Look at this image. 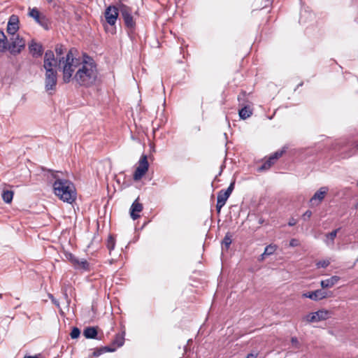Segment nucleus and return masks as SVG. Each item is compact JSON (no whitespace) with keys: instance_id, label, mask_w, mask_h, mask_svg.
<instances>
[{"instance_id":"f257e3e1","label":"nucleus","mask_w":358,"mask_h":358,"mask_svg":"<svg viewBox=\"0 0 358 358\" xmlns=\"http://www.w3.org/2000/svg\"><path fill=\"white\" fill-rule=\"evenodd\" d=\"M62 65V79L64 83L75 81L78 85L90 87L96 83L98 71L94 59L88 56L80 63L76 58L73 50H69L65 57L59 59Z\"/></svg>"},{"instance_id":"f03ea898","label":"nucleus","mask_w":358,"mask_h":358,"mask_svg":"<svg viewBox=\"0 0 358 358\" xmlns=\"http://www.w3.org/2000/svg\"><path fill=\"white\" fill-rule=\"evenodd\" d=\"M43 171L48 172L47 177L56 179L53 183V189L55 195L61 200L69 203L73 202L76 198V189L73 184L67 180L59 179L57 172L50 169L42 168Z\"/></svg>"},{"instance_id":"7ed1b4c3","label":"nucleus","mask_w":358,"mask_h":358,"mask_svg":"<svg viewBox=\"0 0 358 358\" xmlns=\"http://www.w3.org/2000/svg\"><path fill=\"white\" fill-rule=\"evenodd\" d=\"M120 12L125 27L130 30L134 29L136 27V20L133 16L132 8L125 4H121L120 6Z\"/></svg>"},{"instance_id":"20e7f679","label":"nucleus","mask_w":358,"mask_h":358,"mask_svg":"<svg viewBox=\"0 0 358 358\" xmlns=\"http://www.w3.org/2000/svg\"><path fill=\"white\" fill-rule=\"evenodd\" d=\"M10 43L7 41L6 48L12 55H17L25 47V41L18 34L12 36L10 38Z\"/></svg>"},{"instance_id":"39448f33","label":"nucleus","mask_w":358,"mask_h":358,"mask_svg":"<svg viewBox=\"0 0 358 358\" xmlns=\"http://www.w3.org/2000/svg\"><path fill=\"white\" fill-rule=\"evenodd\" d=\"M149 168V164L148 161L147 155H143L138 163L133 178L135 181L140 180L143 176L146 173Z\"/></svg>"},{"instance_id":"423d86ee","label":"nucleus","mask_w":358,"mask_h":358,"mask_svg":"<svg viewBox=\"0 0 358 358\" xmlns=\"http://www.w3.org/2000/svg\"><path fill=\"white\" fill-rule=\"evenodd\" d=\"M45 89L50 94L55 92L57 84V71H48L45 73Z\"/></svg>"},{"instance_id":"0eeeda50","label":"nucleus","mask_w":358,"mask_h":358,"mask_svg":"<svg viewBox=\"0 0 358 358\" xmlns=\"http://www.w3.org/2000/svg\"><path fill=\"white\" fill-rule=\"evenodd\" d=\"M329 315V311L322 309L308 314L306 315V319L308 322H317L328 319Z\"/></svg>"},{"instance_id":"6e6552de","label":"nucleus","mask_w":358,"mask_h":358,"mask_svg":"<svg viewBox=\"0 0 358 358\" xmlns=\"http://www.w3.org/2000/svg\"><path fill=\"white\" fill-rule=\"evenodd\" d=\"M119 10L115 6H109L105 10L104 15L107 23L111 26L115 24Z\"/></svg>"},{"instance_id":"1a4fd4ad","label":"nucleus","mask_w":358,"mask_h":358,"mask_svg":"<svg viewBox=\"0 0 358 358\" xmlns=\"http://www.w3.org/2000/svg\"><path fill=\"white\" fill-rule=\"evenodd\" d=\"M29 16L33 17L41 27L48 29V20L45 15H41L36 8H34L30 10Z\"/></svg>"},{"instance_id":"9d476101","label":"nucleus","mask_w":358,"mask_h":358,"mask_svg":"<svg viewBox=\"0 0 358 358\" xmlns=\"http://www.w3.org/2000/svg\"><path fill=\"white\" fill-rule=\"evenodd\" d=\"M19 29V17L16 15L10 16L8 24L7 32L11 36H14Z\"/></svg>"},{"instance_id":"9b49d317","label":"nucleus","mask_w":358,"mask_h":358,"mask_svg":"<svg viewBox=\"0 0 358 358\" xmlns=\"http://www.w3.org/2000/svg\"><path fill=\"white\" fill-rule=\"evenodd\" d=\"M329 191L327 187H322L312 196L310 201L313 205H319L325 197Z\"/></svg>"},{"instance_id":"f8f14e48","label":"nucleus","mask_w":358,"mask_h":358,"mask_svg":"<svg viewBox=\"0 0 358 358\" xmlns=\"http://www.w3.org/2000/svg\"><path fill=\"white\" fill-rule=\"evenodd\" d=\"M329 295L326 291L322 289H317L313 292L303 293L302 297L308 298L313 301H319L327 298Z\"/></svg>"},{"instance_id":"ddd939ff","label":"nucleus","mask_w":358,"mask_h":358,"mask_svg":"<svg viewBox=\"0 0 358 358\" xmlns=\"http://www.w3.org/2000/svg\"><path fill=\"white\" fill-rule=\"evenodd\" d=\"M143 205L138 201V199H136L131 204L130 208L131 217L135 220L140 217L139 213L143 210Z\"/></svg>"},{"instance_id":"4468645a","label":"nucleus","mask_w":358,"mask_h":358,"mask_svg":"<svg viewBox=\"0 0 358 358\" xmlns=\"http://www.w3.org/2000/svg\"><path fill=\"white\" fill-rule=\"evenodd\" d=\"M228 198L229 196L224 194V189L217 193L216 210L218 214L220 213L221 209L225 205Z\"/></svg>"},{"instance_id":"2eb2a0df","label":"nucleus","mask_w":358,"mask_h":358,"mask_svg":"<svg viewBox=\"0 0 358 358\" xmlns=\"http://www.w3.org/2000/svg\"><path fill=\"white\" fill-rule=\"evenodd\" d=\"M29 50L34 57H40L43 54V46L42 45L32 41L29 46Z\"/></svg>"},{"instance_id":"dca6fc26","label":"nucleus","mask_w":358,"mask_h":358,"mask_svg":"<svg viewBox=\"0 0 358 358\" xmlns=\"http://www.w3.org/2000/svg\"><path fill=\"white\" fill-rule=\"evenodd\" d=\"M340 280V277L337 275H334L331 277L330 278L322 280L320 282L321 287L323 289L325 288H329L333 287L334 285H336Z\"/></svg>"},{"instance_id":"f3484780","label":"nucleus","mask_w":358,"mask_h":358,"mask_svg":"<svg viewBox=\"0 0 358 358\" xmlns=\"http://www.w3.org/2000/svg\"><path fill=\"white\" fill-rule=\"evenodd\" d=\"M75 269L80 270L82 271H90V264L86 259H77V262H75L73 264Z\"/></svg>"},{"instance_id":"a211bd4d","label":"nucleus","mask_w":358,"mask_h":358,"mask_svg":"<svg viewBox=\"0 0 358 358\" xmlns=\"http://www.w3.org/2000/svg\"><path fill=\"white\" fill-rule=\"evenodd\" d=\"M341 228H338L330 233L325 234V238L324 240V243L327 245H334V239L336 237L338 232L340 231Z\"/></svg>"},{"instance_id":"6ab92c4d","label":"nucleus","mask_w":358,"mask_h":358,"mask_svg":"<svg viewBox=\"0 0 358 358\" xmlns=\"http://www.w3.org/2000/svg\"><path fill=\"white\" fill-rule=\"evenodd\" d=\"M97 328L94 327H86L83 331V335L86 338H96Z\"/></svg>"},{"instance_id":"aec40b11","label":"nucleus","mask_w":358,"mask_h":358,"mask_svg":"<svg viewBox=\"0 0 358 358\" xmlns=\"http://www.w3.org/2000/svg\"><path fill=\"white\" fill-rule=\"evenodd\" d=\"M7 38L3 31L0 30V52H3L7 50L6 43Z\"/></svg>"},{"instance_id":"412c9836","label":"nucleus","mask_w":358,"mask_h":358,"mask_svg":"<svg viewBox=\"0 0 358 358\" xmlns=\"http://www.w3.org/2000/svg\"><path fill=\"white\" fill-rule=\"evenodd\" d=\"M252 115V111L247 106L243 107L239 110V116L241 119L245 120Z\"/></svg>"},{"instance_id":"4be33fe9","label":"nucleus","mask_w":358,"mask_h":358,"mask_svg":"<svg viewBox=\"0 0 358 358\" xmlns=\"http://www.w3.org/2000/svg\"><path fill=\"white\" fill-rule=\"evenodd\" d=\"M275 162L273 161L270 157L258 168L259 171H264L269 169L272 165H273Z\"/></svg>"},{"instance_id":"5701e85b","label":"nucleus","mask_w":358,"mask_h":358,"mask_svg":"<svg viewBox=\"0 0 358 358\" xmlns=\"http://www.w3.org/2000/svg\"><path fill=\"white\" fill-rule=\"evenodd\" d=\"M13 198V192L10 190H5L2 193V199L3 200L7 203H9L12 201Z\"/></svg>"},{"instance_id":"b1692460","label":"nucleus","mask_w":358,"mask_h":358,"mask_svg":"<svg viewBox=\"0 0 358 358\" xmlns=\"http://www.w3.org/2000/svg\"><path fill=\"white\" fill-rule=\"evenodd\" d=\"M45 62H54L57 63V60L55 57V55L53 51L52 50H47L44 55V60Z\"/></svg>"},{"instance_id":"393cba45","label":"nucleus","mask_w":358,"mask_h":358,"mask_svg":"<svg viewBox=\"0 0 358 358\" xmlns=\"http://www.w3.org/2000/svg\"><path fill=\"white\" fill-rule=\"evenodd\" d=\"M57 63L49 62L43 61V68L45 70V72L48 71H57L55 68L57 67Z\"/></svg>"},{"instance_id":"a878e982","label":"nucleus","mask_w":358,"mask_h":358,"mask_svg":"<svg viewBox=\"0 0 358 358\" xmlns=\"http://www.w3.org/2000/svg\"><path fill=\"white\" fill-rule=\"evenodd\" d=\"M285 152V149L283 148L282 150H278L276 152H275L274 153H273L272 155H271V156L269 157L273 161H274L275 162H276V160L278 159H279L280 157L282 156V155Z\"/></svg>"},{"instance_id":"bb28decb","label":"nucleus","mask_w":358,"mask_h":358,"mask_svg":"<svg viewBox=\"0 0 358 358\" xmlns=\"http://www.w3.org/2000/svg\"><path fill=\"white\" fill-rule=\"evenodd\" d=\"M115 245V241L112 236H109L106 243V247L108 250L110 252L113 250Z\"/></svg>"},{"instance_id":"cd10ccee","label":"nucleus","mask_w":358,"mask_h":358,"mask_svg":"<svg viewBox=\"0 0 358 358\" xmlns=\"http://www.w3.org/2000/svg\"><path fill=\"white\" fill-rule=\"evenodd\" d=\"M275 250H276V246L275 245H267L265 248V250H264V253L262 254V256L271 255L274 253Z\"/></svg>"},{"instance_id":"c85d7f7f","label":"nucleus","mask_w":358,"mask_h":358,"mask_svg":"<svg viewBox=\"0 0 358 358\" xmlns=\"http://www.w3.org/2000/svg\"><path fill=\"white\" fill-rule=\"evenodd\" d=\"M80 334V329L77 327H73L71 330L70 336H71V338L75 339V338H78L79 337Z\"/></svg>"},{"instance_id":"c756f323","label":"nucleus","mask_w":358,"mask_h":358,"mask_svg":"<svg viewBox=\"0 0 358 358\" xmlns=\"http://www.w3.org/2000/svg\"><path fill=\"white\" fill-rule=\"evenodd\" d=\"M330 264V262L329 260H322L319 261L316 263V266L317 268H327Z\"/></svg>"},{"instance_id":"7c9ffc66","label":"nucleus","mask_w":358,"mask_h":358,"mask_svg":"<svg viewBox=\"0 0 358 358\" xmlns=\"http://www.w3.org/2000/svg\"><path fill=\"white\" fill-rule=\"evenodd\" d=\"M231 243V238L227 234L224 236L222 244L225 246L227 249H228Z\"/></svg>"},{"instance_id":"2f4dec72","label":"nucleus","mask_w":358,"mask_h":358,"mask_svg":"<svg viewBox=\"0 0 358 358\" xmlns=\"http://www.w3.org/2000/svg\"><path fill=\"white\" fill-rule=\"evenodd\" d=\"M234 184L235 182H232L228 188L226 190H224V194L227 195V196H230L231 194L232 193L234 188Z\"/></svg>"},{"instance_id":"473e14b6","label":"nucleus","mask_w":358,"mask_h":358,"mask_svg":"<svg viewBox=\"0 0 358 358\" xmlns=\"http://www.w3.org/2000/svg\"><path fill=\"white\" fill-rule=\"evenodd\" d=\"M234 184L235 182H232L228 188L226 190H224V194L227 195V196H230L231 194L232 193L234 188Z\"/></svg>"},{"instance_id":"72a5a7b5","label":"nucleus","mask_w":358,"mask_h":358,"mask_svg":"<svg viewBox=\"0 0 358 358\" xmlns=\"http://www.w3.org/2000/svg\"><path fill=\"white\" fill-rule=\"evenodd\" d=\"M234 184L235 182H232L228 188L226 190H224V194L227 195V196H230L231 194L232 193L234 188Z\"/></svg>"},{"instance_id":"f704fd0d","label":"nucleus","mask_w":358,"mask_h":358,"mask_svg":"<svg viewBox=\"0 0 358 358\" xmlns=\"http://www.w3.org/2000/svg\"><path fill=\"white\" fill-rule=\"evenodd\" d=\"M113 343L117 344L118 347L122 346L124 344V338L120 335H117Z\"/></svg>"},{"instance_id":"c9c22d12","label":"nucleus","mask_w":358,"mask_h":358,"mask_svg":"<svg viewBox=\"0 0 358 358\" xmlns=\"http://www.w3.org/2000/svg\"><path fill=\"white\" fill-rule=\"evenodd\" d=\"M55 52L57 56H60L64 53V46L61 44H57L55 47Z\"/></svg>"},{"instance_id":"e433bc0d","label":"nucleus","mask_w":358,"mask_h":358,"mask_svg":"<svg viewBox=\"0 0 358 358\" xmlns=\"http://www.w3.org/2000/svg\"><path fill=\"white\" fill-rule=\"evenodd\" d=\"M66 257L73 264V265L75 264V262H77L78 258L76 257L73 254L68 253L66 255Z\"/></svg>"},{"instance_id":"4c0bfd02","label":"nucleus","mask_w":358,"mask_h":358,"mask_svg":"<svg viewBox=\"0 0 358 358\" xmlns=\"http://www.w3.org/2000/svg\"><path fill=\"white\" fill-rule=\"evenodd\" d=\"M103 353V350H101V348L96 349L93 353L92 354L91 357H97L100 356L101 354Z\"/></svg>"},{"instance_id":"58836bf2","label":"nucleus","mask_w":358,"mask_h":358,"mask_svg":"<svg viewBox=\"0 0 358 358\" xmlns=\"http://www.w3.org/2000/svg\"><path fill=\"white\" fill-rule=\"evenodd\" d=\"M299 245V242L297 239L292 238L289 241V246L290 247H296Z\"/></svg>"},{"instance_id":"ea45409f","label":"nucleus","mask_w":358,"mask_h":358,"mask_svg":"<svg viewBox=\"0 0 358 358\" xmlns=\"http://www.w3.org/2000/svg\"><path fill=\"white\" fill-rule=\"evenodd\" d=\"M312 215V212L310 210H306L303 215V218L304 220H306V219H309Z\"/></svg>"},{"instance_id":"a19ab883","label":"nucleus","mask_w":358,"mask_h":358,"mask_svg":"<svg viewBox=\"0 0 358 358\" xmlns=\"http://www.w3.org/2000/svg\"><path fill=\"white\" fill-rule=\"evenodd\" d=\"M49 298L51 299L52 302L57 306V307H59V301L54 298L52 294H49Z\"/></svg>"},{"instance_id":"79ce46f5","label":"nucleus","mask_w":358,"mask_h":358,"mask_svg":"<svg viewBox=\"0 0 358 358\" xmlns=\"http://www.w3.org/2000/svg\"><path fill=\"white\" fill-rule=\"evenodd\" d=\"M291 342L293 345H294L296 348H299V341L296 337H292L291 339Z\"/></svg>"},{"instance_id":"37998d69","label":"nucleus","mask_w":358,"mask_h":358,"mask_svg":"<svg viewBox=\"0 0 358 358\" xmlns=\"http://www.w3.org/2000/svg\"><path fill=\"white\" fill-rule=\"evenodd\" d=\"M101 350H103V352H113L114 350V349H112L109 347H103V348H101Z\"/></svg>"},{"instance_id":"c03bdc74","label":"nucleus","mask_w":358,"mask_h":358,"mask_svg":"<svg viewBox=\"0 0 358 358\" xmlns=\"http://www.w3.org/2000/svg\"><path fill=\"white\" fill-rule=\"evenodd\" d=\"M257 354L250 353L247 355V357L245 358H257Z\"/></svg>"},{"instance_id":"a18cd8bd","label":"nucleus","mask_w":358,"mask_h":358,"mask_svg":"<svg viewBox=\"0 0 358 358\" xmlns=\"http://www.w3.org/2000/svg\"><path fill=\"white\" fill-rule=\"evenodd\" d=\"M296 224V222L293 220L289 222V226H294Z\"/></svg>"},{"instance_id":"49530a36","label":"nucleus","mask_w":358,"mask_h":358,"mask_svg":"<svg viewBox=\"0 0 358 358\" xmlns=\"http://www.w3.org/2000/svg\"><path fill=\"white\" fill-rule=\"evenodd\" d=\"M48 3H51L52 0H46Z\"/></svg>"},{"instance_id":"de8ad7c7","label":"nucleus","mask_w":358,"mask_h":358,"mask_svg":"<svg viewBox=\"0 0 358 358\" xmlns=\"http://www.w3.org/2000/svg\"><path fill=\"white\" fill-rule=\"evenodd\" d=\"M2 298V294H0V299Z\"/></svg>"},{"instance_id":"09e8293b","label":"nucleus","mask_w":358,"mask_h":358,"mask_svg":"<svg viewBox=\"0 0 358 358\" xmlns=\"http://www.w3.org/2000/svg\"><path fill=\"white\" fill-rule=\"evenodd\" d=\"M357 261H358V259H357Z\"/></svg>"},{"instance_id":"8fccbe9b","label":"nucleus","mask_w":358,"mask_h":358,"mask_svg":"<svg viewBox=\"0 0 358 358\" xmlns=\"http://www.w3.org/2000/svg\"><path fill=\"white\" fill-rule=\"evenodd\" d=\"M357 147H358V144H357Z\"/></svg>"}]
</instances>
